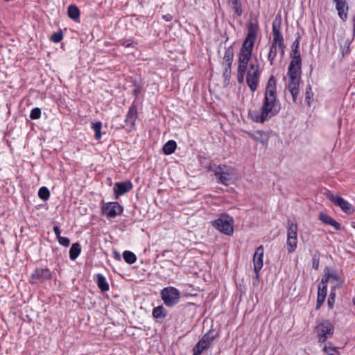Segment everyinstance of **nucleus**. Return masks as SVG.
I'll use <instances>...</instances> for the list:
<instances>
[{
	"instance_id": "nucleus-1",
	"label": "nucleus",
	"mask_w": 355,
	"mask_h": 355,
	"mask_svg": "<svg viewBox=\"0 0 355 355\" xmlns=\"http://www.w3.org/2000/svg\"><path fill=\"white\" fill-rule=\"evenodd\" d=\"M280 110L281 103L277 99L276 92V80L272 76L268 80L260 111H252L250 112V116L253 121L263 123L266 121L276 116Z\"/></svg>"
},
{
	"instance_id": "nucleus-2",
	"label": "nucleus",
	"mask_w": 355,
	"mask_h": 355,
	"mask_svg": "<svg viewBox=\"0 0 355 355\" xmlns=\"http://www.w3.org/2000/svg\"><path fill=\"white\" fill-rule=\"evenodd\" d=\"M258 30L259 25L257 21L250 22L248 24V34L240 49L238 61L249 63L252 56L254 42L257 37Z\"/></svg>"
},
{
	"instance_id": "nucleus-3",
	"label": "nucleus",
	"mask_w": 355,
	"mask_h": 355,
	"mask_svg": "<svg viewBox=\"0 0 355 355\" xmlns=\"http://www.w3.org/2000/svg\"><path fill=\"white\" fill-rule=\"evenodd\" d=\"M245 73L246 83L250 90L254 92L257 89L261 73L257 60L255 62H250L249 66L248 65Z\"/></svg>"
},
{
	"instance_id": "nucleus-4",
	"label": "nucleus",
	"mask_w": 355,
	"mask_h": 355,
	"mask_svg": "<svg viewBox=\"0 0 355 355\" xmlns=\"http://www.w3.org/2000/svg\"><path fill=\"white\" fill-rule=\"evenodd\" d=\"M301 72L302 70L291 68H288V89L292 95V98L294 102H296L298 94L300 92Z\"/></svg>"
},
{
	"instance_id": "nucleus-5",
	"label": "nucleus",
	"mask_w": 355,
	"mask_h": 355,
	"mask_svg": "<svg viewBox=\"0 0 355 355\" xmlns=\"http://www.w3.org/2000/svg\"><path fill=\"white\" fill-rule=\"evenodd\" d=\"M160 296L167 307H173L180 300V292L173 286L164 288L160 291Z\"/></svg>"
},
{
	"instance_id": "nucleus-6",
	"label": "nucleus",
	"mask_w": 355,
	"mask_h": 355,
	"mask_svg": "<svg viewBox=\"0 0 355 355\" xmlns=\"http://www.w3.org/2000/svg\"><path fill=\"white\" fill-rule=\"evenodd\" d=\"M316 331L319 342L324 343L334 334V327L329 320H324L318 324Z\"/></svg>"
},
{
	"instance_id": "nucleus-7",
	"label": "nucleus",
	"mask_w": 355,
	"mask_h": 355,
	"mask_svg": "<svg viewBox=\"0 0 355 355\" xmlns=\"http://www.w3.org/2000/svg\"><path fill=\"white\" fill-rule=\"evenodd\" d=\"M297 223H290L287 227L286 245L288 253L294 252L297 248Z\"/></svg>"
},
{
	"instance_id": "nucleus-8",
	"label": "nucleus",
	"mask_w": 355,
	"mask_h": 355,
	"mask_svg": "<svg viewBox=\"0 0 355 355\" xmlns=\"http://www.w3.org/2000/svg\"><path fill=\"white\" fill-rule=\"evenodd\" d=\"M51 278L52 272L49 268H37L31 275L30 283L33 285L42 284Z\"/></svg>"
},
{
	"instance_id": "nucleus-9",
	"label": "nucleus",
	"mask_w": 355,
	"mask_h": 355,
	"mask_svg": "<svg viewBox=\"0 0 355 355\" xmlns=\"http://www.w3.org/2000/svg\"><path fill=\"white\" fill-rule=\"evenodd\" d=\"M327 198L336 206L339 207L345 214H350L354 212V207L342 197L330 193L327 196Z\"/></svg>"
},
{
	"instance_id": "nucleus-10",
	"label": "nucleus",
	"mask_w": 355,
	"mask_h": 355,
	"mask_svg": "<svg viewBox=\"0 0 355 355\" xmlns=\"http://www.w3.org/2000/svg\"><path fill=\"white\" fill-rule=\"evenodd\" d=\"M123 207L117 202H110L103 203L102 206V212L103 215L109 218H114L123 212Z\"/></svg>"
},
{
	"instance_id": "nucleus-11",
	"label": "nucleus",
	"mask_w": 355,
	"mask_h": 355,
	"mask_svg": "<svg viewBox=\"0 0 355 355\" xmlns=\"http://www.w3.org/2000/svg\"><path fill=\"white\" fill-rule=\"evenodd\" d=\"M330 282L332 284L331 289L340 288L343 285V281L337 273H330L329 268L326 267L324 270V275L321 279V284H327Z\"/></svg>"
},
{
	"instance_id": "nucleus-12",
	"label": "nucleus",
	"mask_w": 355,
	"mask_h": 355,
	"mask_svg": "<svg viewBox=\"0 0 355 355\" xmlns=\"http://www.w3.org/2000/svg\"><path fill=\"white\" fill-rule=\"evenodd\" d=\"M272 40L271 43L279 46L284 44V37L281 30V17L277 15L272 23Z\"/></svg>"
},
{
	"instance_id": "nucleus-13",
	"label": "nucleus",
	"mask_w": 355,
	"mask_h": 355,
	"mask_svg": "<svg viewBox=\"0 0 355 355\" xmlns=\"http://www.w3.org/2000/svg\"><path fill=\"white\" fill-rule=\"evenodd\" d=\"M138 117L137 107L135 101L132 102L131 105L129 107L128 111L125 115L124 120L125 126L128 129H132L135 125V121Z\"/></svg>"
},
{
	"instance_id": "nucleus-14",
	"label": "nucleus",
	"mask_w": 355,
	"mask_h": 355,
	"mask_svg": "<svg viewBox=\"0 0 355 355\" xmlns=\"http://www.w3.org/2000/svg\"><path fill=\"white\" fill-rule=\"evenodd\" d=\"M132 188V184L130 180L116 182L113 187V192L115 196V199H117L119 196L130 191Z\"/></svg>"
},
{
	"instance_id": "nucleus-15",
	"label": "nucleus",
	"mask_w": 355,
	"mask_h": 355,
	"mask_svg": "<svg viewBox=\"0 0 355 355\" xmlns=\"http://www.w3.org/2000/svg\"><path fill=\"white\" fill-rule=\"evenodd\" d=\"M339 17L345 21L348 17L349 6L345 0H334Z\"/></svg>"
},
{
	"instance_id": "nucleus-16",
	"label": "nucleus",
	"mask_w": 355,
	"mask_h": 355,
	"mask_svg": "<svg viewBox=\"0 0 355 355\" xmlns=\"http://www.w3.org/2000/svg\"><path fill=\"white\" fill-rule=\"evenodd\" d=\"M264 249L262 245L259 246L253 257V264L254 272L260 271L263 267V257Z\"/></svg>"
},
{
	"instance_id": "nucleus-17",
	"label": "nucleus",
	"mask_w": 355,
	"mask_h": 355,
	"mask_svg": "<svg viewBox=\"0 0 355 355\" xmlns=\"http://www.w3.org/2000/svg\"><path fill=\"white\" fill-rule=\"evenodd\" d=\"M291 55L292 60L290 62L288 68L302 70V58L300 49H292Z\"/></svg>"
},
{
	"instance_id": "nucleus-18",
	"label": "nucleus",
	"mask_w": 355,
	"mask_h": 355,
	"mask_svg": "<svg viewBox=\"0 0 355 355\" xmlns=\"http://www.w3.org/2000/svg\"><path fill=\"white\" fill-rule=\"evenodd\" d=\"M214 227L225 235H232L234 232L233 223H213Z\"/></svg>"
},
{
	"instance_id": "nucleus-19",
	"label": "nucleus",
	"mask_w": 355,
	"mask_h": 355,
	"mask_svg": "<svg viewBox=\"0 0 355 355\" xmlns=\"http://www.w3.org/2000/svg\"><path fill=\"white\" fill-rule=\"evenodd\" d=\"M249 135L252 139L260 142L263 145L268 144V136L265 132H263L262 130L254 131L253 132L250 133Z\"/></svg>"
},
{
	"instance_id": "nucleus-20",
	"label": "nucleus",
	"mask_w": 355,
	"mask_h": 355,
	"mask_svg": "<svg viewBox=\"0 0 355 355\" xmlns=\"http://www.w3.org/2000/svg\"><path fill=\"white\" fill-rule=\"evenodd\" d=\"M238 68H237V80L239 83L243 84L244 83L245 75L246 74L245 71H247V67L249 63H245L243 62L238 61Z\"/></svg>"
},
{
	"instance_id": "nucleus-21",
	"label": "nucleus",
	"mask_w": 355,
	"mask_h": 355,
	"mask_svg": "<svg viewBox=\"0 0 355 355\" xmlns=\"http://www.w3.org/2000/svg\"><path fill=\"white\" fill-rule=\"evenodd\" d=\"M234 59V49L233 46L231 45L227 47L225 51L223 56V65H232Z\"/></svg>"
},
{
	"instance_id": "nucleus-22",
	"label": "nucleus",
	"mask_w": 355,
	"mask_h": 355,
	"mask_svg": "<svg viewBox=\"0 0 355 355\" xmlns=\"http://www.w3.org/2000/svg\"><path fill=\"white\" fill-rule=\"evenodd\" d=\"M152 315L156 320H162L167 316V311L162 305H160L153 309Z\"/></svg>"
},
{
	"instance_id": "nucleus-23",
	"label": "nucleus",
	"mask_w": 355,
	"mask_h": 355,
	"mask_svg": "<svg viewBox=\"0 0 355 355\" xmlns=\"http://www.w3.org/2000/svg\"><path fill=\"white\" fill-rule=\"evenodd\" d=\"M97 286L102 292L107 291L110 289L109 284L106 278L101 273L96 275Z\"/></svg>"
},
{
	"instance_id": "nucleus-24",
	"label": "nucleus",
	"mask_w": 355,
	"mask_h": 355,
	"mask_svg": "<svg viewBox=\"0 0 355 355\" xmlns=\"http://www.w3.org/2000/svg\"><path fill=\"white\" fill-rule=\"evenodd\" d=\"M218 336V334L214 329H210L200 338L204 343L210 347L211 343Z\"/></svg>"
},
{
	"instance_id": "nucleus-25",
	"label": "nucleus",
	"mask_w": 355,
	"mask_h": 355,
	"mask_svg": "<svg viewBox=\"0 0 355 355\" xmlns=\"http://www.w3.org/2000/svg\"><path fill=\"white\" fill-rule=\"evenodd\" d=\"M68 16L75 21H78L80 19V10L75 5H70L67 10Z\"/></svg>"
},
{
	"instance_id": "nucleus-26",
	"label": "nucleus",
	"mask_w": 355,
	"mask_h": 355,
	"mask_svg": "<svg viewBox=\"0 0 355 355\" xmlns=\"http://www.w3.org/2000/svg\"><path fill=\"white\" fill-rule=\"evenodd\" d=\"M176 147V142L174 140H169L164 145L162 150L164 155H169L175 152Z\"/></svg>"
},
{
	"instance_id": "nucleus-27",
	"label": "nucleus",
	"mask_w": 355,
	"mask_h": 355,
	"mask_svg": "<svg viewBox=\"0 0 355 355\" xmlns=\"http://www.w3.org/2000/svg\"><path fill=\"white\" fill-rule=\"evenodd\" d=\"M234 168L232 167H228L225 165H219L218 166L215 171V175H218V174L227 175V176H230L233 174Z\"/></svg>"
},
{
	"instance_id": "nucleus-28",
	"label": "nucleus",
	"mask_w": 355,
	"mask_h": 355,
	"mask_svg": "<svg viewBox=\"0 0 355 355\" xmlns=\"http://www.w3.org/2000/svg\"><path fill=\"white\" fill-rule=\"evenodd\" d=\"M81 252V247L78 243L72 244L69 250V258L71 260H75L80 255Z\"/></svg>"
},
{
	"instance_id": "nucleus-29",
	"label": "nucleus",
	"mask_w": 355,
	"mask_h": 355,
	"mask_svg": "<svg viewBox=\"0 0 355 355\" xmlns=\"http://www.w3.org/2000/svg\"><path fill=\"white\" fill-rule=\"evenodd\" d=\"M277 49H279V45L271 43L270 49H269V53L268 55V59L270 62V65L274 64L275 60L277 55Z\"/></svg>"
},
{
	"instance_id": "nucleus-30",
	"label": "nucleus",
	"mask_w": 355,
	"mask_h": 355,
	"mask_svg": "<svg viewBox=\"0 0 355 355\" xmlns=\"http://www.w3.org/2000/svg\"><path fill=\"white\" fill-rule=\"evenodd\" d=\"M209 347V346L204 343V340L200 339L193 348V355H200Z\"/></svg>"
},
{
	"instance_id": "nucleus-31",
	"label": "nucleus",
	"mask_w": 355,
	"mask_h": 355,
	"mask_svg": "<svg viewBox=\"0 0 355 355\" xmlns=\"http://www.w3.org/2000/svg\"><path fill=\"white\" fill-rule=\"evenodd\" d=\"M228 3L232 5V8L237 16H241L243 10L239 0H228Z\"/></svg>"
},
{
	"instance_id": "nucleus-32",
	"label": "nucleus",
	"mask_w": 355,
	"mask_h": 355,
	"mask_svg": "<svg viewBox=\"0 0 355 355\" xmlns=\"http://www.w3.org/2000/svg\"><path fill=\"white\" fill-rule=\"evenodd\" d=\"M92 128L95 132L94 138L96 140H99L101 137V128H102V123L101 121H96L95 123H92Z\"/></svg>"
},
{
	"instance_id": "nucleus-33",
	"label": "nucleus",
	"mask_w": 355,
	"mask_h": 355,
	"mask_svg": "<svg viewBox=\"0 0 355 355\" xmlns=\"http://www.w3.org/2000/svg\"><path fill=\"white\" fill-rule=\"evenodd\" d=\"M123 257L125 261L128 264H132L137 260L136 255L133 252L128 250H125L123 252Z\"/></svg>"
},
{
	"instance_id": "nucleus-34",
	"label": "nucleus",
	"mask_w": 355,
	"mask_h": 355,
	"mask_svg": "<svg viewBox=\"0 0 355 355\" xmlns=\"http://www.w3.org/2000/svg\"><path fill=\"white\" fill-rule=\"evenodd\" d=\"M38 196L40 199L46 201L50 197V191L46 187H41L38 191Z\"/></svg>"
},
{
	"instance_id": "nucleus-35",
	"label": "nucleus",
	"mask_w": 355,
	"mask_h": 355,
	"mask_svg": "<svg viewBox=\"0 0 355 355\" xmlns=\"http://www.w3.org/2000/svg\"><path fill=\"white\" fill-rule=\"evenodd\" d=\"M51 40L54 43H58L63 39V33L61 30L54 32L50 37Z\"/></svg>"
},
{
	"instance_id": "nucleus-36",
	"label": "nucleus",
	"mask_w": 355,
	"mask_h": 355,
	"mask_svg": "<svg viewBox=\"0 0 355 355\" xmlns=\"http://www.w3.org/2000/svg\"><path fill=\"white\" fill-rule=\"evenodd\" d=\"M335 298H336L335 289L331 288V291H330V293H329V295L328 297V300H327V304H328V307L329 309H332L334 308V303H335Z\"/></svg>"
},
{
	"instance_id": "nucleus-37",
	"label": "nucleus",
	"mask_w": 355,
	"mask_h": 355,
	"mask_svg": "<svg viewBox=\"0 0 355 355\" xmlns=\"http://www.w3.org/2000/svg\"><path fill=\"white\" fill-rule=\"evenodd\" d=\"M313 93L311 89V87L310 85H308L306 88V101L308 105H310L311 101L313 99Z\"/></svg>"
},
{
	"instance_id": "nucleus-38",
	"label": "nucleus",
	"mask_w": 355,
	"mask_h": 355,
	"mask_svg": "<svg viewBox=\"0 0 355 355\" xmlns=\"http://www.w3.org/2000/svg\"><path fill=\"white\" fill-rule=\"evenodd\" d=\"M323 351L327 355H340L339 352L335 347L331 346L325 345Z\"/></svg>"
},
{
	"instance_id": "nucleus-39",
	"label": "nucleus",
	"mask_w": 355,
	"mask_h": 355,
	"mask_svg": "<svg viewBox=\"0 0 355 355\" xmlns=\"http://www.w3.org/2000/svg\"><path fill=\"white\" fill-rule=\"evenodd\" d=\"M224 71L223 76L226 81H229L231 77V67L232 65H223Z\"/></svg>"
},
{
	"instance_id": "nucleus-40",
	"label": "nucleus",
	"mask_w": 355,
	"mask_h": 355,
	"mask_svg": "<svg viewBox=\"0 0 355 355\" xmlns=\"http://www.w3.org/2000/svg\"><path fill=\"white\" fill-rule=\"evenodd\" d=\"M30 118L31 119H38L41 116V110L39 107L32 109L30 113Z\"/></svg>"
},
{
	"instance_id": "nucleus-41",
	"label": "nucleus",
	"mask_w": 355,
	"mask_h": 355,
	"mask_svg": "<svg viewBox=\"0 0 355 355\" xmlns=\"http://www.w3.org/2000/svg\"><path fill=\"white\" fill-rule=\"evenodd\" d=\"M217 176L218 177V183L223 184L224 185H228L230 184V178L227 175L218 174Z\"/></svg>"
},
{
	"instance_id": "nucleus-42",
	"label": "nucleus",
	"mask_w": 355,
	"mask_h": 355,
	"mask_svg": "<svg viewBox=\"0 0 355 355\" xmlns=\"http://www.w3.org/2000/svg\"><path fill=\"white\" fill-rule=\"evenodd\" d=\"M212 222H233V218L227 214H221L220 217Z\"/></svg>"
},
{
	"instance_id": "nucleus-43",
	"label": "nucleus",
	"mask_w": 355,
	"mask_h": 355,
	"mask_svg": "<svg viewBox=\"0 0 355 355\" xmlns=\"http://www.w3.org/2000/svg\"><path fill=\"white\" fill-rule=\"evenodd\" d=\"M319 263H320V256L318 253H315L313 255V259H312V268L314 270H318L319 268Z\"/></svg>"
},
{
	"instance_id": "nucleus-44",
	"label": "nucleus",
	"mask_w": 355,
	"mask_h": 355,
	"mask_svg": "<svg viewBox=\"0 0 355 355\" xmlns=\"http://www.w3.org/2000/svg\"><path fill=\"white\" fill-rule=\"evenodd\" d=\"M137 42L134 41L133 40L128 39L126 40H124L122 43V45L125 47H132V48H136L137 46Z\"/></svg>"
},
{
	"instance_id": "nucleus-45",
	"label": "nucleus",
	"mask_w": 355,
	"mask_h": 355,
	"mask_svg": "<svg viewBox=\"0 0 355 355\" xmlns=\"http://www.w3.org/2000/svg\"><path fill=\"white\" fill-rule=\"evenodd\" d=\"M322 286L320 284L318 286V295H322V296L326 297L327 296V284H322Z\"/></svg>"
},
{
	"instance_id": "nucleus-46",
	"label": "nucleus",
	"mask_w": 355,
	"mask_h": 355,
	"mask_svg": "<svg viewBox=\"0 0 355 355\" xmlns=\"http://www.w3.org/2000/svg\"><path fill=\"white\" fill-rule=\"evenodd\" d=\"M58 241L60 245L64 247H68L70 244V240L67 237L59 236Z\"/></svg>"
},
{
	"instance_id": "nucleus-47",
	"label": "nucleus",
	"mask_w": 355,
	"mask_h": 355,
	"mask_svg": "<svg viewBox=\"0 0 355 355\" xmlns=\"http://www.w3.org/2000/svg\"><path fill=\"white\" fill-rule=\"evenodd\" d=\"M319 218L322 222H336L334 219H332L329 216L322 214V213L319 215Z\"/></svg>"
},
{
	"instance_id": "nucleus-48",
	"label": "nucleus",
	"mask_w": 355,
	"mask_h": 355,
	"mask_svg": "<svg viewBox=\"0 0 355 355\" xmlns=\"http://www.w3.org/2000/svg\"><path fill=\"white\" fill-rule=\"evenodd\" d=\"M301 36L297 33V37L292 44V49H300Z\"/></svg>"
},
{
	"instance_id": "nucleus-49",
	"label": "nucleus",
	"mask_w": 355,
	"mask_h": 355,
	"mask_svg": "<svg viewBox=\"0 0 355 355\" xmlns=\"http://www.w3.org/2000/svg\"><path fill=\"white\" fill-rule=\"evenodd\" d=\"M326 297L318 295L317 297V303H316V309H318L322 304L324 303Z\"/></svg>"
},
{
	"instance_id": "nucleus-50",
	"label": "nucleus",
	"mask_w": 355,
	"mask_h": 355,
	"mask_svg": "<svg viewBox=\"0 0 355 355\" xmlns=\"http://www.w3.org/2000/svg\"><path fill=\"white\" fill-rule=\"evenodd\" d=\"M327 225H331L335 230H340L342 229L341 223H326Z\"/></svg>"
},
{
	"instance_id": "nucleus-51",
	"label": "nucleus",
	"mask_w": 355,
	"mask_h": 355,
	"mask_svg": "<svg viewBox=\"0 0 355 355\" xmlns=\"http://www.w3.org/2000/svg\"><path fill=\"white\" fill-rule=\"evenodd\" d=\"M53 231H54V233H55V234L56 236L57 239H58L59 236H61V235H60V234H61L60 229L58 226H55L53 227Z\"/></svg>"
},
{
	"instance_id": "nucleus-52",
	"label": "nucleus",
	"mask_w": 355,
	"mask_h": 355,
	"mask_svg": "<svg viewBox=\"0 0 355 355\" xmlns=\"http://www.w3.org/2000/svg\"><path fill=\"white\" fill-rule=\"evenodd\" d=\"M285 49H286V45L285 44H282V46H279V52H280V55H281V57L283 58L284 56V54H285Z\"/></svg>"
},
{
	"instance_id": "nucleus-53",
	"label": "nucleus",
	"mask_w": 355,
	"mask_h": 355,
	"mask_svg": "<svg viewBox=\"0 0 355 355\" xmlns=\"http://www.w3.org/2000/svg\"><path fill=\"white\" fill-rule=\"evenodd\" d=\"M140 92H141V89L139 87H137L136 88L134 89L133 94L135 95L136 98H138Z\"/></svg>"
},
{
	"instance_id": "nucleus-54",
	"label": "nucleus",
	"mask_w": 355,
	"mask_h": 355,
	"mask_svg": "<svg viewBox=\"0 0 355 355\" xmlns=\"http://www.w3.org/2000/svg\"><path fill=\"white\" fill-rule=\"evenodd\" d=\"M255 272V277H254V279L256 280V282H254V285H257V282L259 281V271H257V272Z\"/></svg>"
},
{
	"instance_id": "nucleus-55",
	"label": "nucleus",
	"mask_w": 355,
	"mask_h": 355,
	"mask_svg": "<svg viewBox=\"0 0 355 355\" xmlns=\"http://www.w3.org/2000/svg\"><path fill=\"white\" fill-rule=\"evenodd\" d=\"M345 53H349V45H347V46H346V48H345V49H343V53L344 54Z\"/></svg>"
},
{
	"instance_id": "nucleus-56",
	"label": "nucleus",
	"mask_w": 355,
	"mask_h": 355,
	"mask_svg": "<svg viewBox=\"0 0 355 355\" xmlns=\"http://www.w3.org/2000/svg\"><path fill=\"white\" fill-rule=\"evenodd\" d=\"M345 53H349V45H347V46H346V48H345V49H343V53L344 54Z\"/></svg>"
},
{
	"instance_id": "nucleus-57",
	"label": "nucleus",
	"mask_w": 355,
	"mask_h": 355,
	"mask_svg": "<svg viewBox=\"0 0 355 355\" xmlns=\"http://www.w3.org/2000/svg\"><path fill=\"white\" fill-rule=\"evenodd\" d=\"M164 18L166 19V21H170L171 19V17H167L166 16H164Z\"/></svg>"
},
{
	"instance_id": "nucleus-58",
	"label": "nucleus",
	"mask_w": 355,
	"mask_h": 355,
	"mask_svg": "<svg viewBox=\"0 0 355 355\" xmlns=\"http://www.w3.org/2000/svg\"><path fill=\"white\" fill-rule=\"evenodd\" d=\"M166 251H164L163 254H162V256H164V254H166Z\"/></svg>"
},
{
	"instance_id": "nucleus-59",
	"label": "nucleus",
	"mask_w": 355,
	"mask_h": 355,
	"mask_svg": "<svg viewBox=\"0 0 355 355\" xmlns=\"http://www.w3.org/2000/svg\"><path fill=\"white\" fill-rule=\"evenodd\" d=\"M166 251H164L163 254H162V256H164V254H166Z\"/></svg>"
},
{
	"instance_id": "nucleus-60",
	"label": "nucleus",
	"mask_w": 355,
	"mask_h": 355,
	"mask_svg": "<svg viewBox=\"0 0 355 355\" xmlns=\"http://www.w3.org/2000/svg\"><path fill=\"white\" fill-rule=\"evenodd\" d=\"M116 257H120L119 254L116 255Z\"/></svg>"
},
{
	"instance_id": "nucleus-61",
	"label": "nucleus",
	"mask_w": 355,
	"mask_h": 355,
	"mask_svg": "<svg viewBox=\"0 0 355 355\" xmlns=\"http://www.w3.org/2000/svg\"><path fill=\"white\" fill-rule=\"evenodd\" d=\"M116 257H120L119 254L116 255Z\"/></svg>"
}]
</instances>
